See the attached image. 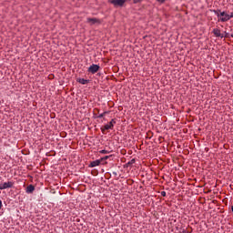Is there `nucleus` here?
I'll list each match as a JSON object with an SVG mask.
<instances>
[{"mask_svg":"<svg viewBox=\"0 0 233 233\" xmlns=\"http://www.w3.org/2000/svg\"><path fill=\"white\" fill-rule=\"evenodd\" d=\"M160 195H162V197L165 198L167 196V193L165 191H162V192H160Z\"/></svg>","mask_w":233,"mask_h":233,"instance_id":"2eb2a0df","label":"nucleus"},{"mask_svg":"<svg viewBox=\"0 0 233 233\" xmlns=\"http://www.w3.org/2000/svg\"><path fill=\"white\" fill-rule=\"evenodd\" d=\"M100 66L97 65H92L88 67V72L91 74H96L98 72Z\"/></svg>","mask_w":233,"mask_h":233,"instance_id":"20e7f679","label":"nucleus"},{"mask_svg":"<svg viewBox=\"0 0 233 233\" xmlns=\"http://www.w3.org/2000/svg\"><path fill=\"white\" fill-rule=\"evenodd\" d=\"M87 23L90 25H98L101 24V21L97 18H87Z\"/></svg>","mask_w":233,"mask_h":233,"instance_id":"7ed1b4c3","label":"nucleus"},{"mask_svg":"<svg viewBox=\"0 0 233 233\" xmlns=\"http://www.w3.org/2000/svg\"><path fill=\"white\" fill-rule=\"evenodd\" d=\"M143 0H133L134 4L141 3Z\"/></svg>","mask_w":233,"mask_h":233,"instance_id":"4468645a","label":"nucleus"},{"mask_svg":"<svg viewBox=\"0 0 233 233\" xmlns=\"http://www.w3.org/2000/svg\"><path fill=\"white\" fill-rule=\"evenodd\" d=\"M109 112L105 111L103 114L98 115L97 118H104L106 115H107Z\"/></svg>","mask_w":233,"mask_h":233,"instance_id":"9b49d317","label":"nucleus"},{"mask_svg":"<svg viewBox=\"0 0 233 233\" xmlns=\"http://www.w3.org/2000/svg\"><path fill=\"white\" fill-rule=\"evenodd\" d=\"M233 18V13H231V15H229V19Z\"/></svg>","mask_w":233,"mask_h":233,"instance_id":"a211bd4d","label":"nucleus"},{"mask_svg":"<svg viewBox=\"0 0 233 233\" xmlns=\"http://www.w3.org/2000/svg\"><path fill=\"white\" fill-rule=\"evenodd\" d=\"M0 190H3L2 185H0Z\"/></svg>","mask_w":233,"mask_h":233,"instance_id":"412c9836","label":"nucleus"},{"mask_svg":"<svg viewBox=\"0 0 233 233\" xmlns=\"http://www.w3.org/2000/svg\"><path fill=\"white\" fill-rule=\"evenodd\" d=\"M77 82L80 83L81 85H86L89 82V80L85 78H78Z\"/></svg>","mask_w":233,"mask_h":233,"instance_id":"9d476101","label":"nucleus"},{"mask_svg":"<svg viewBox=\"0 0 233 233\" xmlns=\"http://www.w3.org/2000/svg\"><path fill=\"white\" fill-rule=\"evenodd\" d=\"M101 161L99 159L97 160H94L90 163V167H98L100 165Z\"/></svg>","mask_w":233,"mask_h":233,"instance_id":"6e6552de","label":"nucleus"},{"mask_svg":"<svg viewBox=\"0 0 233 233\" xmlns=\"http://www.w3.org/2000/svg\"><path fill=\"white\" fill-rule=\"evenodd\" d=\"M215 15H217L218 18H220V21L227 22L230 20L229 15H228L226 12H220V10H213Z\"/></svg>","mask_w":233,"mask_h":233,"instance_id":"f257e3e1","label":"nucleus"},{"mask_svg":"<svg viewBox=\"0 0 233 233\" xmlns=\"http://www.w3.org/2000/svg\"><path fill=\"white\" fill-rule=\"evenodd\" d=\"M157 1H158L159 3H164L165 2V0H157Z\"/></svg>","mask_w":233,"mask_h":233,"instance_id":"6ab92c4d","label":"nucleus"},{"mask_svg":"<svg viewBox=\"0 0 233 233\" xmlns=\"http://www.w3.org/2000/svg\"><path fill=\"white\" fill-rule=\"evenodd\" d=\"M100 153H101V154H108L109 151L104 149V150H101Z\"/></svg>","mask_w":233,"mask_h":233,"instance_id":"ddd939ff","label":"nucleus"},{"mask_svg":"<svg viewBox=\"0 0 233 233\" xmlns=\"http://www.w3.org/2000/svg\"><path fill=\"white\" fill-rule=\"evenodd\" d=\"M213 34H214V35L217 36V37H220V38L225 37V35H223L222 34H220V30L218 29V28H214V29H213Z\"/></svg>","mask_w":233,"mask_h":233,"instance_id":"0eeeda50","label":"nucleus"},{"mask_svg":"<svg viewBox=\"0 0 233 233\" xmlns=\"http://www.w3.org/2000/svg\"><path fill=\"white\" fill-rule=\"evenodd\" d=\"M94 112L99 113V109H98V108H95V109H94Z\"/></svg>","mask_w":233,"mask_h":233,"instance_id":"f3484780","label":"nucleus"},{"mask_svg":"<svg viewBox=\"0 0 233 233\" xmlns=\"http://www.w3.org/2000/svg\"><path fill=\"white\" fill-rule=\"evenodd\" d=\"M2 201H1V199H0V210H1V208H2Z\"/></svg>","mask_w":233,"mask_h":233,"instance_id":"aec40b11","label":"nucleus"},{"mask_svg":"<svg viewBox=\"0 0 233 233\" xmlns=\"http://www.w3.org/2000/svg\"><path fill=\"white\" fill-rule=\"evenodd\" d=\"M115 124H116V119H112V120L109 122V125H110L111 127H115Z\"/></svg>","mask_w":233,"mask_h":233,"instance_id":"f8f14e48","label":"nucleus"},{"mask_svg":"<svg viewBox=\"0 0 233 233\" xmlns=\"http://www.w3.org/2000/svg\"><path fill=\"white\" fill-rule=\"evenodd\" d=\"M2 186V189H7V188H12L13 187V182L9 181V182H5L4 184L1 185Z\"/></svg>","mask_w":233,"mask_h":233,"instance_id":"39448f33","label":"nucleus"},{"mask_svg":"<svg viewBox=\"0 0 233 233\" xmlns=\"http://www.w3.org/2000/svg\"><path fill=\"white\" fill-rule=\"evenodd\" d=\"M109 158V157H102V160H107Z\"/></svg>","mask_w":233,"mask_h":233,"instance_id":"dca6fc26","label":"nucleus"},{"mask_svg":"<svg viewBox=\"0 0 233 233\" xmlns=\"http://www.w3.org/2000/svg\"><path fill=\"white\" fill-rule=\"evenodd\" d=\"M35 191V186L29 185L26 187V193L32 194Z\"/></svg>","mask_w":233,"mask_h":233,"instance_id":"1a4fd4ad","label":"nucleus"},{"mask_svg":"<svg viewBox=\"0 0 233 233\" xmlns=\"http://www.w3.org/2000/svg\"><path fill=\"white\" fill-rule=\"evenodd\" d=\"M113 174H114V175H116V172H113Z\"/></svg>","mask_w":233,"mask_h":233,"instance_id":"4be33fe9","label":"nucleus"},{"mask_svg":"<svg viewBox=\"0 0 233 233\" xmlns=\"http://www.w3.org/2000/svg\"><path fill=\"white\" fill-rule=\"evenodd\" d=\"M112 129H114V127L111 126L110 123H109V124H107V125H106V126L101 127V132L105 133L106 131L112 130Z\"/></svg>","mask_w":233,"mask_h":233,"instance_id":"423d86ee","label":"nucleus"},{"mask_svg":"<svg viewBox=\"0 0 233 233\" xmlns=\"http://www.w3.org/2000/svg\"><path fill=\"white\" fill-rule=\"evenodd\" d=\"M115 7H122L127 0H108Z\"/></svg>","mask_w":233,"mask_h":233,"instance_id":"f03ea898","label":"nucleus"}]
</instances>
